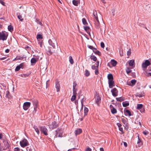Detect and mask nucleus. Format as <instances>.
<instances>
[{
	"label": "nucleus",
	"instance_id": "f257e3e1",
	"mask_svg": "<svg viewBox=\"0 0 151 151\" xmlns=\"http://www.w3.org/2000/svg\"><path fill=\"white\" fill-rule=\"evenodd\" d=\"M3 142L4 144L3 147V150H8L9 149L10 146L8 142V140L6 139L3 140Z\"/></svg>",
	"mask_w": 151,
	"mask_h": 151
},
{
	"label": "nucleus",
	"instance_id": "f03ea898",
	"mask_svg": "<svg viewBox=\"0 0 151 151\" xmlns=\"http://www.w3.org/2000/svg\"><path fill=\"white\" fill-rule=\"evenodd\" d=\"M39 128L41 132L42 133L45 135L46 136L48 135V130L45 126H39Z\"/></svg>",
	"mask_w": 151,
	"mask_h": 151
},
{
	"label": "nucleus",
	"instance_id": "7ed1b4c3",
	"mask_svg": "<svg viewBox=\"0 0 151 151\" xmlns=\"http://www.w3.org/2000/svg\"><path fill=\"white\" fill-rule=\"evenodd\" d=\"M48 42L49 45L53 47L54 48H55V46L57 45V43L56 40L55 39L53 38L49 40Z\"/></svg>",
	"mask_w": 151,
	"mask_h": 151
},
{
	"label": "nucleus",
	"instance_id": "20e7f679",
	"mask_svg": "<svg viewBox=\"0 0 151 151\" xmlns=\"http://www.w3.org/2000/svg\"><path fill=\"white\" fill-rule=\"evenodd\" d=\"M20 144L22 147H24L29 145V143L26 139H24L20 141Z\"/></svg>",
	"mask_w": 151,
	"mask_h": 151
},
{
	"label": "nucleus",
	"instance_id": "39448f33",
	"mask_svg": "<svg viewBox=\"0 0 151 151\" xmlns=\"http://www.w3.org/2000/svg\"><path fill=\"white\" fill-rule=\"evenodd\" d=\"M8 35L4 32H0V40L3 41L5 40H6Z\"/></svg>",
	"mask_w": 151,
	"mask_h": 151
},
{
	"label": "nucleus",
	"instance_id": "423d86ee",
	"mask_svg": "<svg viewBox=\"0 0 151 151\" xmlns=\"http://www.w3.org/2000/svg\"><path fill=\"white\" fill-rule=\"evenodd\" d=\"M55 137H63V131L62 129H58L56 131Z\"/></svg>",
	"mask_w": 151,
	"mask_h": 151
},
{
	"label": "nucleus",
	"instance_id": "0eeeda50",
	"mask_svg": "<svg viewBox=\"0 0 151 151\" xmlns=\"http://www.w3.org/2000/svg\"><path fill=\"white\" fill-rule=\"evenodd\" d=\"M31 105V103L30 102H26L24 103L23 104V109L25 110H27Z\"/></svg>",
	"mask_w": 151,
	"mask_h": 151
},
{
	"label": "nucleus",
	"instance_id": "6e6552de",
	"mask_svg": "<svg viewBox=\"0 0 151 151\" xmlns=\"http://www.w3.org/2000/svg\"><path fill=\"white\" fill-rule=\"evenodd\" d=\"M32 101L34 106V111L36 112L38 107V101L37 100L35 99H32Z\"/></svg>",
	"mask_w": 151,
	"mask_h": 151
},
{
	"label": "nucleus",
	"instance_id": "1a4fd4ad",
	"mask_svg": "<svg viewBox=\"0 0 151 151\" xmlns=\"http://www.w3.org/2000/svg\"><path fill=\"white\" fill-rule=\"evenodd\" d=\"M150 65V63L148 60H146L142 64V68H146L147 67Z\"/></svg>",
	"mask_w": 151,
	"mask_h": 151
},
{
	"label": "nucleus",
	"instance_id": "9d476101",
	"mask_svg": "<svg viewBox=\"0 0 151 151\" xmlns=\"http://www.w3.org/2000/svg\"><path fill=\"white\" fill-rule=\"evenodd\" d=\"M112 95L114 96H116L118 95V91L115 88H113L111 91Z\"/></svg>",
	"mask_w": 151,
	"mask_h": 151
},
{
	"label": "nucleus",
	"instance_id": "9b49d317",
	"mask_svg": "<svg viewBox=\"0 0 151 151\" xmlns=\"http://www.w3.org/2000/svg\"><path fill=\"white\" fill-rule=\"evenodd\" d=\"M55 88L57 92L60 91V85L59 81H57L56 82Z\"/></svg>",
	"mask_w": 151,
	"mask_h": 151
},
{
	"label": "nucleus",
	"instance_id": "f8f14e48",
	"mask_svg": "<svg viewBox=\"0 0 151 151\" xmlns=\"http://www.w3.org/2000/svg\"><path fill=\"white\" fill-rule=\"evenodd\" d=\"M56 127L57 126L56 124V122L55 121L52 122V124L49 125L50 128L52 129H55Z\"/></svg>",
	"mask_w": 151,
	"mask_h": 151
},
{
	"label": "nucleus",
	"instance_id": "ddd939ff",
	"mask_svg": "<svg viewBox=\"0 0 151 151\" xmlns=\"http://www.w3.org/2000/svg\"><path fill=\"white\" fill-rule=\"evenodd\" d=\"M108 83L110 88H111L114 86V83L113 80L108 81Z\"/></svg>",
	"mask_w": 151,
	"mask_h": 151
},
{
	"label": "nucleus",
	"instance_id": "4468645a",
	"mask_svg": "<svg viewBox=\"0 0 151 151\" xmlns=\"http://www.w3.org/2000/svg\"><path fill=\"white\" fill-rule=\"evenodd\" d=\"M110 107L112 114H114L117 112L116 109L113 107V106L112 105H110Z\"/></svg>",
	"mask_w": 151,
	"mask_h": 151
},
{
	"label": "nucleus",
	"instance_id": "2eb2a0df",
	"mask_svg": "<svg viewBox=\"0 0 151 151\" xmlns=\"http://www.w3.org/2000/svg\"><path fill=\"white\" fill-rule=\"evenodd\" d=\"M128 63L130 66L132 67V68H133V65L135 64L134 60H131L129 61Z\"/></svg>",
	"mask_w": 151,
	"mask_h": 151
},
{
	"label": "nucleus",
	"instance_id": "dca6fc26",
	"mask_svg": "<svg viewBox=\"0 0 151 151\" xmlns=\"http://www.w3.org/2000/svg\"><path fill=\"white\" fill-rule=\"evenodd\" d=\"M96 104L99 105L101 101V98L98 95H96Z\"/></svg>",
	"mask_w": 151,
	"mask_h": 151
},
{
	"label": "nucleus",
	"instance_id": "f3484780",
	"mask_svg": "<svg viewBox=\"0 0 151 151\" xmlns=\"http://www.w3.org/2000/svg\"><path fill=\"white\" fill-rule=\"evenodd\" d=\"M108 81L113 80L114 78L112 75L111 74H109L107 76Z\"/></svg>",
	"mask_w": 151,
	"mask_h": 151
},
{
	"label": "nucleus",
	"instance_id": "a211bd4d",
	"mask_svg": "<svg viewBox=\"0 0 151 151\" xmlns=\"http://www.w3.org/2000/svg\"><path fill=\"white\" fill-rule=\"evenodd\" d=\"M122 121L123 123L126 126H128V124L127 122V120L124 118H122Z\"/></svg>",
	"mask_w": 151,
	"mask_h": 151
},
{
	"label": "nucleus",
	"instance_id": "6ab92c4d",
	"mask_svg": "<svg viewBox=\"0 0 151 151\" xmlns=\"http://www.w3.org/2000/svg\"><path fill=\"white\" fill-rule=\"evenodd\" d=\"M82 130L81 129H78L75 131V134L76 135L80 134L82 132Z\"/></svg>",
	"mask_w": 151,
	"mask_h": 151
},
{
	"label": "nucleus",
	"instance_id": "aec40b11",
	"mask_svg": "<svg viewBox=\"0 0 151 151\" xmlns=\"http://www.w3.org/2000/svg\"><path fill=\"white\" fill-rule=\"evenodd\" d=\"M124 113L125 114L126 116H131L132 115L131 114L130 111L128 110H126L124 111Z\"/></svg>",
	"mask_w": 151,
	"mask_h": 151
},
{
	"label": "nucleus",
	"instance_id": "412c9836",
	"mask_svg": "<svg viewBox=\"0 0 151 151\" xmlns=\"http://www.w3.org/2000/svg\"><path fill=\"white\" fill-rule=\"evenodd\" d=\"M33 128L35 129V131L37 132L38 135H39L40 134V131L39 130V128H38L37 126L34 125L33 127Z\"/></svg>",
	"mask_w": 151,
	"mask_h": 151
},
{
	"label": "nucleus",
	"instance_id": "4be33fe9",
	"mask_svg": "<svg viewBox=\"0 0 151 151\" xmlns=\"http://www.w3.org/2000/svg\"><path fill=\"white\" fill-rule=\"evenodd\" d=\"M93 15L94 18L96 20L98 19L97 12L96 11H94L93 12Z\"/></svg>",
	"mask_w": 151,
	"mask_h": 151
},
{
	"label": "nucleus",
	"instance_id": "5701e85b",
	"mask_svg": "<svg viewBox=\"0 0 151 151\" xmlns=\"http://www.w3.org/2000/svg\"><path fill=\"white\" fill-rule=\"evenodd\" d=\"M96 20V21L95 22V25L97 29H99L100 27V23L98 19Z\"/></svg>",
	"mask_w": 151,
	"mask_h": 151
},
{
	"label": "nucleus",
	"instance_id": "b1692460",
	"mask_svg": "<svg viewBox=\"0 0 151 151\" xmlns=\"http://www.w3.org/2000/svg\"><path fill=\"white\" fill-rule=\"evenodd\" d=\"M116 99L117 101L121 102L122 101H124L125 100V98L122 97L119 98H116Z\"/></svg>",
	"mask_w": 151,
	"mask_h": 151
},
{
	"label": "nucleus",
	"instance_id": "393cba45",
	"mask_svg": "<svg viewBox=\"0 0 151 151\" xmlns=\"http://www.w3.org/2000/svg\"><path fill=\"white\" fill-rule=\"evenodd\" d=\"M111 63L113 66H115L117 63V62L114 60H111Z\"/></svg>",
	"mask_w": 151,
	"mask_h": 151
},
{
	"label": "nucleus",
	"instance_id": "a878e982",
	"mask_svg": "<svg viewBox=\"0 0 151 151\" xmlns=\"http://www.w3.org/2000/svg\"><path fill=\"white\" fill-rule=\"evenodd\" d=\"M129 105V103L127 101H124L122 102V105L124 107H126L128 106Z\"/></svg>",
	"mask_w": 151,
	"mask_h": 151
},
{
	"label": "nucleus",
	"instance_id": "bb28decb",
	"mask_svg": "<svg viewBox=\"0 0 151 151\" xmlns=\"http://www.w3.org/2000/svg\"><path fill=\"white\" fill-rule=\"evenodd\" d=\"M69 61L71 64H73L74 63L72 57L71 56H70L69 57Z\"/></svg>",
	"mask_w": 151,
	"mask_h": 151
},
{
	"label": "nucleus",
	"instance_id": "cd10ccee",
	"mask_svg": "<svg viewBox=\"0 0 151 151\" xmlns=\"http://www.w3.org/2000/svg\"><path fill=\"white\" fill-rule=\"evenodd\" d=\"M90 58L91 60H93L94 61H96L97 60L96 57L94 55L91 56Z\"/></svg>",
	"mask_w": 151,
	"mask_h": 151
},
{
	"label": "nucleus",
	"instance_id": "c85d7f7f",
	"mask_svg": "<svg viewBox=\"0 0 151 151\" xmlns=\"http://www.w3.org/2000/svg\"><path fill=\"white\" fill-rule=\"evenodd\" d=\"M88 111V109L86 107H85L84 108V116H85L87 114Z\"/></svg>",
	"mask_w": 151,
	"mask_h": 151
},
{
	"label": "nucleus",
	"instance_id": "c756f323",
	"mask_svg": "<svg viewBox=\"0 0 151 151\" xmlns=\"http://www.w3.org/2000/svg\"><path fill=\"white\" fill-rule=\"evenodd\" d=\"M37 61V60L35 58H32L31 60V62L32 63H35Z\"/></svg>",
	"mask_w": 151,
	"mask_h": 151
},
{
	"label": "nucleus",
	"instance_id": "7c9ffc66",
	"mask_svg": "<svg viewBox=\"0 0 151 151\" xmlns=\"http://www.w3.org/2000/svg\"><path fill=\"white\" fill-rule=\"evenodd\" d=\"M8 29L9 31L11 32H12L13 30V28L11 25H9L8 26Z\"/></svg>",
	"mask_w": 151,
	"mask_h": 151
},
{
	"label": "nucleus",
	"instance_id": "2f4dec72",
	"mask_svg": "<svg viewBox=\"0 0 151 151\" xmlns=\"http://www.w3.org/2000/svg\"><path fill=\"white\" fill-rule=\"evenodd\" d=\"M143 105L142 104H138L137 106V109H138L140 110L143 107Z\"/></svg>",
	"mask_w": 151,
	"mask_h": 151
},
{
	"label": "nucleus",
	"instance_id": "473e14b6",
	"mask_svg": "<svg viewBox=\"0 0 151 151\" xmlns=\"http://www.w3.org/2000/svg\"><path fill=\"white\" fill-rule=\"evenodd\" d=\"M136 82V81L134 79H133L131 81V83L132 84V86H133Z\"/></svg>",
	"mask_w": 151,
	"mask_h": 151
},
{
	"label": "nucleus",
	"instance_id": "72a5a7b5",
	"mask_svg": "<svg viewBox=\"0 0 151 151\" xmlns=\"http://www.w3.org/2000/svg\"><path fill=\"white\" fill-rule=\"evenodd\" d=\"M126 72L127 74H129L132 71L130 70V68L129 67H127L126 69Z\"/></svg>",
	"mask_w": 151,
	"mask_h": 151
},
{
	"label": "nucleus",
	"instance_id": "f704fd0d",
	"mask_svg": "<svg viewBox=\"0 0 151 151\" xmlns=\"http://www.w3.org/2000/svg\"><path fill=\"white\" fill-rule=\"evenodd\" d=\"M73 4L76 6H78V1H77L73 0L72 1Z\"/></svg>",
	"mask_w": 151,
	"mask_h": 151
},
{
	"label": "nucleus",
	"instance_id": "c9c22d12",
	"mask_svg": "<svg viewBox=\"0 0 151 151\" xmlns=\"http://www.w3.org/2000/svg\"><path fill=\"white\" fill-rule=\"evenodd\" d=\"M94 50H93V51L95 54H98L99 55H100L101 53L99 51L96 50L95 49H94Z\"/></svg>",
	"mask_w": 151,
	"mask_h": 151
},
{
	"label": "nucleus",
	"instance_id": "e433bc0d",
	"mask_svg": "<svg viewBox=\"0 0 151 151\" xmlns=\"http://www.w3.org/2000/svg\"><path fill=\"white\" fill-rule=\"evenodd\" d=\"M76 98V94H73V95L72 96L71 99V101H74Z\"/></svg>",
	"mask_w": 151,
	"mask_h": 151
},
{
	"label": "nucleus",
	"instance_id": "4c0bfd02",
	"mask_svg": "<svg viewBox=\"0 0 151 151\" xmlns=\"http://www.w3.org/2000/svg\"><path fill=\"white\" fill-rule=\"evenodd\" d=\"M89 72L87 70H86L85 71V75L86 76H88L90 75Z\"/></svg>",
	"mask_w": 151,
	"mask_h": 151
},
{
	"label": "nucleus",
	"instance_id": "58836bf2",
	"mask_svg": "<svg viewBox=\"0 0 151 151\" xmlns=\"http://www.w3.org/2000/svg\"><path fill=\"white\" fill-rule=\"evenodd\" d=\"M82 21L83 24L84 25H86L87 24V23L86 21V19L85 18H83L82 19Z\"/></svg>",
	"mask_w": 151,
	"mask_h": 151
},
{
	"label": "nucleus",
	"instance_id": "ea45409f",
	"mask_svg": "<svg viewBox=\"0 0 151 151\" xmlns=\"http://www.w3.org/2000/svg\"><path fill=\"white\" fill-rule=\"evenodd\" d=\"M86 100V99L84 98H83L82 99L81 101V104H82V107L81 108H83V103Z\"/></svg>",
	"mask_w": 151,
	"mask_h": 151
},
{
	"label": "nucleus",
	"instance_id": "a19ab883",
	"mask_svg": "<svg viewBox=\"0 0 151 151\" xmlns=\"http://www.w3.org/2000/svg\"><path fill=\"white\" fill-rule=\"evenodd\" d=\"M29 74H22L21 75V76L23 78H25L28 77L29 76Z\"/></svg>",
	"mask_w": 151,
	"mask_h": 151
},
{
	"label": "nucleus",
	"instance_id": "79ce46f5",
	"mask_svg": "<svg viewBox=\"0 0 151 151\" xmlns=\"http://www.w3.org/2000/svg\"><path fill=\"white\" fill-rule=\"evenodd\" d=\"M77 84L76 82H73V89L77 88Z\"/></svg>",
	"mask_w": 151,
	"mask_h": 151
},
{
	"label": "nucleus",
	"instance_id": "37998d69",
	"mask_svg": "<svg viewBox=\"0 0 151 151\" xmlns=\"http://www.w3.org/2000/svg\"><path fill=\"white\" fill-rule=\"evenodd\" d=\"M37 39H41L42 38V36L40 34H38L37 35Z\"/></svg>",
	"mask_w": 151,
	"mask_h": 151
},
{
	"label": "nucleus",
	"instance_id": "c03bdc74",
	"mask_svg": "<svg viewBox=\"0 0 151 151\" xmlns=\"http://www.w3.org/2000/svg\"><path fill=\"white\" fill-rule=\"evenodd\" d=\"M136 95L137 96H139L140 97H141L143 96V95L142 94L139 93H137Z\"/></svg>",
	"mask_w": 151,
	"mask_h": 151
},
{
	"label": "nucleus",
	"instance_id": "a18cd8bd",
	"mask_svg": "<svg viewBox=\"0 0 151 151\" xmlns=\"http://www.w3.org/2000/svg\"><path fill=\"white\" fill-rule=\"evenodd\" d=\"M77 89V88L74 89H73V94H76V91Z\"/></svg>",
	"mask_w": 151,
	"mask_h": 151
},
{
	"label": "nucleus",
	"instance_id": "49530a36",
	"mask_svg": "<svg viewBox=\"0 0 151 151\" xmlns=\"http://www.w3.org/2000/svg\"><path fill=\"white\" fill-rule=\"evenodd\" d=\"M14 151H20V149L19 147H15L14 149Z\"/></svg>",
	"mask_w": 151,
	"mask_h": 151
},
{
	"label": "nucleus",
	"instance_id": "de8ad7c7",
	"mask_svg": "<svg viewBox=\"0 0 151 151\" xmlns=\"http://www.w3.org/2000/svg\"><path fill=\"white\" fill-rule=\"evenodd\" d=\"M20 69V67H19V65H18L15 68V70L16 71H18Z\"/></svg>",
	"mask_w": 151,
	"mask_h": 151
},
{
	"label": "nucleus",
	"instance_id": "09e8293b",
	"mask_svg": "<svg viewBox=\"0 0 151 151\" xmlns=\"http://www.w3.org/2000/svg\"><path fill=\"white\" fill-rule=\"evenodd\" d=\"M146 75L147 76H151V73H147L146 72Z\"/></svg>",
	"mask_w": 151,
	"mask_h": 151
},
{
	"label": "nucleus",
	"instance_id": "8fccbe9b",
	"mask_svg": "<svg viewBox=\"0 0 151 151\" xmlns=\"http://www.w3.org/2000/svg\"><path fill=\"white\" fill-rule=\"evenodd\" d=\"M143 133L145 135H146L149 133V132L145 130L143 132Z\"/></svg>",
	"mask_w": 151,
	"mask_h": 151
},
{
	"label": "nucleus",
	"instance_id": "3c124183",
	"mask_svg": "<svg viewBox=\"0 0 151 151\" xmlns=\"http://www.w3.org/2000/svg\"><path fill=\"white\" fill-rule=\"evenodd\" d=\"M18 18L20 19V20L21 21H23V19L22 18V17L21 16V15H19L18 16Z\"/></svg>",
	"mask_w": 151,
	"mask_h": 151
},
{
	"label": "nucleus",
	"instance_id": "603ef678",
	"mask_svg": "<svg viewBox=\"0 0 151 151\" xmlns=\"http://www.w3.org/2000/svg\"><path fill=\"white\" fill-rule=\"evenodd\" d=\"M101 47L104 48V42H101Z\"/></svg>",
	"mask_w": 151,
	"mask_h": 151
},
{
	"label": "nucleus",
	"instance_id": "864d4df0",
	"mask_svg": "<svg viewBox=\"0 0 151 151\" xmlns=\"http://www.w3.org/2000/svg\"><path fill=\"white\" fill-rule=\"evenodd\" d=\"M127 55L128 56L130 55L131 54V50H129L127 52Z\"/></svg>",
	"mask_w": 151,
	"mask_h": 151
},
{
	"label": "nucleus",
	"instance_id": "5fc2aeb1",
	"mask_svg": "<svg viewBox=\"0 0 151 151\" xmlns=\"http://www.w3.org/2000/svg\"><path fill=\"white\" fill-rule=\"evenodd\" d=\"M120 54L121 56H122L123 55V51L122 50H121L119 51Z\"/></svg>",
	"mask_w": 151,
	"mask_h": 151
},
{
	"label": "nucleus",
	"instance_id": "6e6d98bb",
	"mask_svg": "<svg viewBox=\"0 0 151 151\" xmlns=\"http://www.w3.org/2000/svg\"><path fill=\"white\" fill-rule=\"evenodd\" d=\"M138 140L137 141V144H142V143L141 142V140L139 139V137H138Z\"/></svg>",
	"mask_w": 151,
	"mask_h": 151
},
{
	"label": "nucleus",
	"instance_id": "4d7b16f0",
	"mask_svg": "<svg viewBox=\"0 0 151 151\" xmlns=\"http://www.w3.org/2000/svg\"><path fill=\"white\" fill-rule=\"evenodd\" d=\"M0 3L3 6H5V3L1 0H0Z\"/></svg>",
	"mask_w": 151,
	"mask_h": 151
},
{
	"label": "nucleus",
	"instance_id": "13d9d810",
	"mask_svg": "<svg viewBox=\"0 0 151 151\" xmlns=\"http://www.w3.org/2000/svg\"><path fill=\"white\" fill-rule=\"evenodd\" d=\"M91 148H90V147H88L86 149V151H91Z\"/></svg>",
	"mask_w": 151,
	"mask_h": 151
},
{
	"label": "nucleus",
	"instance_id": "bf43d9fd",
	"mask_svg": "<svg viewBox=\"0 0 151 151\" xmlns=\"http://www.w3.org/2000/svg\"><path fill=\"white\" fill-rule=\"evenodd\" d=\"M84 29L86 31L89 29V27H88L87 26L84 27Z\"/></svg>",
	"mask_w": 151,
	"mask_h": 151
},
{
	"label": "nucleus",
	"instance_id": "052dcab7",
	"mask_svg": "<svg viewBox=\"0 0 151 151\" xmlns=\"http://www.w3.org/2000/svg\"><path fill=\"white\" fill-rule=\"evenodd\" d=\"M88 47L90 48L91 49L93 50V47L92 46H91V45H88Z\"/></svg>",
	"mask_w": 151,
	"mask_h": 151
},
{
	"label": "nucleus",
	"instance_id": "680f3d73",
	"mask_svg": "<svg viewBox=\"0 0 151 151\" xmlns=\"http://www.w3.org/2000/svg\"><path fill=\"white\" fill-rule=\"evenodd\" d=\"M116 124L119 128L121 127L122 126V124L120 123H117Z\"/></svg>",
	"mask_w": 151,
	"mask_h": 151
},
{
	"label": "nucleus",
	"instance_id": "e2e57ef3",
	"mask_svg": "<svg viewBox=\"0 0 151 151\" xmlns=\"http://www.w3.org/2000/svg\"><path fill=\"white\" fill-rule=\"evenodd\" d=\"M119 130L120 131H121L122 133H123V128L122 127H120L119 128Z\"/></svg>",
	"mask_w": 151,
	"mask_h": 151
},
{
	"label": "nucleus",
	"instance_id": "0e129e2a",
	"mask_svg": "<svg viewBox=\"0 0 151 151\" xmlns=\"http://www.w3.org/2000/svg\"><path fill=\"white\" fill-rule=\"evenodd\" d=\"M18 65L20 67V68H22L23 66V63H21L20 65Z\"/></svg>",
	"mask_w": 151,
	"mask_h": 151
},
{
	"label": "nucleus",
	"instance_id": "69168bd1",
	"mask_svg": "<svg viewBox=\"0 0 151 151\" xmlns=\"http://www.w3.org/2000/svg\"><path fill=\"white\" fill-rule=\"evenodd\" d=\"M127 84L132 86V84L131 83V81L127 82Z\"/></svg>",
	"mask_w": 151,
	"mask_h": 151
},
{
	"label": "nucleus",
	"instance_id": "338daca9",
	"mask_svg": "<svg viewBox=\"0 0 151 151\" xmlns=\"http://www.w3.org/2000/svg\"><path fill=\"white\" fill-rule=\"evenodd\" d=\"M91 68L93 69H96V67L94 65H93L92 66Z\"/></svg>",
	"mask_w": 151,
	"mask_h": 151
},
{
	"label": "nucleus",
	"instance_id": "774afa93",
	"mask_svg": "<svg viewBox=\"0 0 151 151\" xmlns=\"http://www.w3.org/2000/svg\"><path fill=\"white\" fill-rule=\"evenodd\" d=\"M124 145L125 147H127V143L125 142H124Z\"/></svg>",
	"mask_w": 151,
	"mask_h": 151
}]
</instances>
